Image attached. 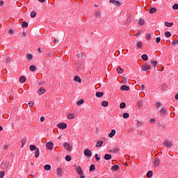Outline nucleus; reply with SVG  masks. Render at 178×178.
I'll return each mask as SVG.
<instances>
[{"instance_id":"37","label":"nucleus","mask_w":178,"mask_h":178,"mask_svg":"<svg viewBox=\"0 0 178 178\" xmlns=\"http://www.w3.org/2000/svg\"><path fill=\"white\" fill-rule=\"evenodd\" d=\"M108 105H109V103H108V102L106 101H104L102 102V106L106 107V106H108Z\"/></svg>"},{"instance_id":"6","label":"nucleus","mask_w":178,"mask_h":178,"mask_svg":"<svg viewBox=\"0 0 178 178\" xmlns=\"http://www.w3.org/2000/svg\"><path fill=\"white\" fill-rule=\"evenodd\" d=\"M46 148L47 149H49L50 151H52V149H54V143H52V142H47L46 143Z\"/></svg>"},{"instance_id":"25","label":"nucleus","mask_w":178,"mask_h":178,"mask_svg":"<svg viewBox=\"0 0 178 178\" xmlns=\"http://www.w3.org/2000/svg\"><path fill=\"white\" fill-rule=\"evenodd\" d=\"M84 104V99H81L79 101L76 102V105L79 106L80 105H83Z\"/></svg>"},{"instance_id":"54","label":"nucleus","mask_w":178,"mask_h":178,"mask_svg":"<svg viewBox=\"0 0 178 178\" xmlns=\"http://www.w3.org/2000/svg\"><path fill=\"white\" fill-rule=\"evenodd\" d=\"M54 44H60V41L56 38H54Z\"/></svg>"},{"instance_id":"8","label":"nucleus","mask_w":178,"mask_h":178,"mask_svg":"<svg viewBox=\"0 0 178 178\" xmlns=\"http://www.w3.org/2000/svg\"><path fill=\"white\" fill-rule=\"evenodd\" d=\"M149 69H151V65L147 63H145L142 65V70L144 72H147V70H149Z\"/></svg>"},{"instance_id":"22","label":"nucleus","mask_w":178,"mask_h":178,"mask_svg":"<svg viewBox=\"0 0 178 178\" xmlns=\"http://www.w3.org/2000/svg\"><path fill=\"white\" fill-rule=\"evenodd\" d=\"M29 70H31V72H35V70H37V67H35V65H31L29 67Z\"/></svg>"},{"instance_id":"56","label":"nucleus","mask_w":178,"mask_h":178,"mask_svg":"<svg viewBox=\"0 0 178 178\" xmlns=\"http://www.w3.org/2000/svg\"><path fill=\"white\" fill-rule=\"evenodd\" d=\"M156 42H157V43L161 42V37H157V38H156Z\"/></svg>"},{"instance_id":"63","label":"nucleus","mask_w":178,"mask_h":178,"mask_svg":"<svg viewBox=\"0 0 178 178\" xmlns=\"http://www.w3.org/2000/svg\"><path fill=\"white\" fill-rule=\"evenodd\" d=\"M44 120H45V118H44V116H42V117L40 118V121H41V122H44Z\"/></svg>"},{"instance_id":"15","label":"nucleus","mask_w":178,"mask_h":178,"mask_svg":"<svg viewBox=\"0 0 178 178\" xmlns=\"http://www.w3.org/2000/svg\"><path fill=\"white\" fill-rule=\"evenodd\" d=\"M104 159L106 161H109V159H112V155H111L110 154H106L104 156Z\"/></svg>"},{"instance_id":"27","label":"nucleus","mask_w":178,"mask_h":178,"mask_svg":"<svg viewBox=\"0 0 178 178\" xmlns=\"http://www.w3.org/2000/svg\"><path fill=\"white\" fill-rule=\"evenodd\" d=\"M165 26H166V27H172V26H173V22H165Z\"/></svg>"},{"instance_id":"60","label":"nucleus","mask_w":178,"mask_h":178,"mask_svg":"<svg viewBox=\"0 0 178 178\" xmlns=\"http://www.w3.org/2000/svg\"><path fill=\"white\" fill-rule=\"evenodd\" d=\"M8 33L10 35H12V34H13V30L10 29Z\"/></svg>"},{"instance_id":"61","label":"nucleus","mask_w":178,"mask_h":178,"mask_svg":"<svg viewBox=\"0 0 178 178\" xmlns=\"http://www.w3.org/2000/svg\"><path fill=\"white\" fill-rule=\"evenodd\" d=\"M10 62V58L9 57L6 58V63H9Z\"/></svg>"},{"instance_id":"33","label":"nucleus","mask_w":178,"mask_h":178,"mask_svg":"<svg viewBox=\"0 0 178 178\" xmlns=\"http://www.w3.org/2000/svg\"><path fill=\"white\" fill-rule=\"evenodd\" d=\"M152 175H153L152 171H149V172H147L146 176L148 178H151V177H152Z\"/></svg>"},{"instance_id":"59","label":"nucleus","mask_w":178,"mask_h":178,"mask_svg":"<svg viewBox=\"0 0 178 178\" xmlns=\"http://www.w3.org/2000/svg\"><path fill=\"white\" fill-rule=\"evenodd\" d=\"M138 108H141V106H143V102H139L138 103Z\"/></svg>"},{"instance_id":"2","label":"nucleus","mask_w":178,"mask_h":178,"mask_svg":"<svg viewBox=\"0 0 178 178\" xmlns=\"http://www.w3.org/2000/svg\"><path fill=\"white\" fill-rule=\"evenodd\" d=\"M75 66L76 72H80L84 69V64L80 60L75 62Z\"/></svg>"},{"instance_id":"38","label":"nucleus","mask_w":178,"mask_h":178,"mask_svg":"<svg viewBox=\"0 0 178 178\" xmlns=\"http://www.w3.org/2000/svg\"><path fill=\"white\" fill-rule=\"evenodd\" d=\"M165 35L167 38H169V37L172 36V34L169 31L165 32Z\"/></svg>"},{"instance_id":"31","label":"nucleus","mask_w":178,"mask_h":178,"mask_svg":"<svg viewBox=\"0 0 178 178\" xmlns=\"http://www.w3.org/2000/svg\"><path fill=\"white\" fill-rule=\"evenodd\" d=\"M62 172H63L62 168H58L56 173L58 176H62Z\"/></svg>"},{"instance_id":"55","label":"nucleus","mask_w":178,"mask_h":178,"mask_svg":"<svg viewBox=\"0 0 178 178\" xmlns=\"http://www.w3.org/2000/svg\"><path fill=\"white\" fill-rule=\"evenodd\" d=\"M152 36L151 35V34H149V33H148L147 35V36H146V38H147V40H151V38H152Z\"/></svg>"},{"instance_id":"35","label":"nucleus","mask_w":178,"mask_h":178,"mask_svg":"<svg viewBox=\"0 0 178 178\" xmlns=\"http://www.w3.org/2000/svg\"><path fill=\"white\" fill-rule=\"evenodd\" d=\"M120 109H124L126 108V103L122 102L120 104Z\"/></svg>"},{"instance_id":"7","label":"nucleus","mask_w":178,"mask_h":178,"mask_svg":"<svg viewBox=\"0 0 178 178\" xmlns=\"http://www.w3.org/2000/svg\"><path fill=\"white\" fill-rule=\"evenodd\" d=\"M57 127H58V129H62L63 130H65V129L67 127V124H66V123L65 122L58 123L57 124Z\"/></svg>"},{"instance_id":"46","label":"nucleus","mask_w":178,"mask_h":178,"mask_svg":"<svg viewBox=\"0 0 178 178\" xmlns=\"http://www.w3.org/2000/svg\"><path fill=\"white\" fill-rule=\"evenodd\" d=\"M26 58L28 60H31V59H33V54H28Z\"/></svg>"},{"instance_id":"12","label":"nucleus","mask_w":178,"mask_h":178,"mask_svg":"<svg viewBox=\"0 0 178 178\" xmlns=\"http://www.w3.org/2000/svg\"><path fill=\"white\" fill-rule=\"evenodd\" d=\"M159 163H161V161L158 158L155 159L154 162V166L156 168H159Z\"/></svg>"},{"instance_id":"62","label":"nucleus","mask_w":178,"mask_h":178,"mask_svg":"<svg viewBox=\"0 0 178 178\" xmlns=\"http://www.w3.org/2000/svg\"><path fill=\"white\" fill-rule=\"evenodd\" d=\"M149 122H150V123H155V120L151 118V119L149 120Z\"/></svg>"},{"instance_id":"20","label":"nucleus","mask_w":178,"mask_h":178,"mask_svg":"<svg viewBox=\"0 0 178 178\" xmlns=\"http://www.w3.org/2000/svg\"><path fill=\"white\" fill-rule=\"evenodd\" d=\"M22 29H27L29 27V23L26 22V21L22 22Z\"/></svg>"},{"instance_id":"50","label":"nucleus","mask_w":178,"mask_h":178,"mask_svg":"<svg viewBox=\"0 0 178 178\" xmlns=\"http://www.w3.org/2000/svg\"><path fill=\"white\" fill-rule=\"evenodd\" d=\"M172 9H174V10H176L178 9V4L177 3H175L172 6Z\"/></svg>"},{"instance_id":"39","label":"nucleus","mask_w":178,"mask_h":178,"mask_svg":"<svg viewBox=\"0 0 178 178\" xmlns=\"http://www.w3.org/2000/svg\"><path fill=\"white\" fill-rule=\"evenodd\" d=\"M35 16H37V13H35V11H32L31 13V17L34 18V17H35Z\"/></svg>"},{"instance_id":"44","label":"nucleus","mask_w":178,"mask_h":178,"mask_svg":"<svg viewBox=\"0 0 178 178\" xmlns=\"http://www.w3.org/2000/svg\"><path fill=\"white\" fill-rule=\"evenodd\" d=\"M122 81L123 84H126L127 83V79H126V77H122Z\"/></svg>"},{"instance_id":"53","label":"nucleus","mask_w":178,"mask_h":178,"mask_svg":"<svg viewBox=\"0 0 178 178\" xmlns=\"http://www.w3.org/2000/svg\"><path fill=\"white\" fill-rule=\"evenodd\" d=\"M95 158L96 161H99V159H101V158L98 156V154H95Z\"/></svg>"},{"instance_id":"36","label":"nucleus","mask_w":178,"mask_h":178,"mask_svg":"<svg viewBox=\"0 0 178 178\" xmlns=\"http://www.w3.org/2000/svg\"><path fill=\"white\" fill-rule=\"evenodd\" d=\"M95 170V165L92 164L90 167V172H94Z\"/></svg>"},{"instance_id":"11","label":"nucleus","mask_w":178,"mask_h":178,"mask_svg":"<svg viewBox=\"0 0 178 178\" xmlns=\"http://www.w3.org/2000/svg\"><path fill=\"white\" fill-rule=\"evenodd\" d=\"M130 23H131V15H129L128 16L127 20L125 21L126 26H129V24H130Z\"/></svg>"},{"instance_id":"57","label":"nucleus","mask_w":178,"mask_h":178,"mask_svg":"<svg viewBox=\"0 0 178 178\" xmlns=\"http://www.w3.org/2000/svg\"><path fill=\"white\" fill-rule=\"evenodd\" d=\"M178 44V40H175L172 42V45H177Z\"/></svg>"},{"instance_id":"52","label":"nucleus","mask_w":178,"mask_h":178,"mask_svg":"<svg viewBox=\"0 0 178 178\" xmlns=\"http://www.w3.org/2000/svg\"><path fill=\"white\" fill-rule=\"evenodd\" d=\"M78 58H83L84 56V54L83 53L80 52L77 54Z\"/></svg>"},{"instance_id":"32","label":"nucleus","mask_w":178,"mask_h":178,"mask_svg":"<svg viewBox=\"0 0 178 178\" xmlns=\"http://www.w3.org/2000/svg\"><path fill=\"white\" fill-rule=\"evenodd\" d=\"M44 169L45 170H51V165L47 164L44 166Z\"/></svg>"},{"instance_id":"58","label":"nucleus","mask_w":178,"mask_h":178,"mask_svg":"<svg viewBox=\"0 0 178 178\" xmlns=\"http://www.w3.org/2000/svg\"><path fill=\"white\" fill-rule=\"evenodd\" d=\"M161 102H157L156 104V108H161Z\"/></svg>"},{"instance_id":"14","label":"nucleus","mask_w":178,"mask_h":178,"mask_svg":"<svg viewBox=\"0 0 178 178\" xmlns=\"http://www.w3.org/2000/svg\"><path fill=\"white\" fill-rule=\"evenodd\" d=\"M160 116H165V115H166V109L162 108L160 111Z\"/></svg>"},{"instance_id":"51","label":"nucleus","mask_w":178,"mask_h":178,"mask_svg":"<svg viewBox=\"0 0 178 178\" xmlns=\"http://www.w3.org/2000/svg\"><path fill=\"white\" fill-rule=\"evenodd\" d=\"M28 105L30 106V108H31L32 106H34V102L31 101Z\"/></svg>"},{"instance_id":"9","label":"nucleus","mask_w":178,"mask_h":178,"mask_svg":"<svg viewBox=\"0 0 178 178\" xmlns=\"http://www.w3.org/2000/svg\"><path fill=\"white\" fill-rule=\"evenodd\" d=\"M163 145H165V147H167V148H170V147H172L173 144L170 140H165L164 143H163Z\"/></svg>"},{"instance_id":"17","label":"nucleus","mask_w":178,"mask_h":178,"mask_svg":"<svg viewBox=\"0 0 178 178\" xmlns=\"http://www.w3.org/2000/svg\"><path fill=\"white\" fill-rule=\"evenodd\" d=\"M76 170L78 175H83V170L81 169V167H80V166H78L76 168Z\"/></svg>"},{"instance_id":"3","label":"nucleus","mask_w":178,"mask_h":178,"mask_svg":"<svg viewBox=\"0 0 178 178\" xmlns=\"http://www.w3.org/2000/svg\"><path fill=\"white\" fill-rule=\"evenodd\" d=\"M1 166H2V169H3V170L8 169V168H9V166H10V161H9L8 160L3 161L1 163Z\"/></svg>"},{"instance_id":"4","label":"nucleus","mask_w":178,"mask_h":178,"mask_svg":"<svg viewBox=\"0 0 178 178\" xmlns=\"http://www.w3.org/2000/svg\"><path fill=\"white\" fill-rule=\"evenodd\" d=\"M83 154H84L85 156H87L88 158L92 156V152H91V150H90L88 149H86L83 151Z\"/></svg>"},{"instance_id":"34","label":"nucleus","mask_w":178,"mask_h":178,"mask_svg":"<svg viewBox=\"0 0 178 178\" xmlns=\"http://www.w3.org/2000/svg\"><path fill=\"white\" fill-rule=\"evenodd\" d=\"M140 26H144V24L145 23V20H144L143 19H139V22H138Z\"/></svg>"},{"instance_id":"18","label":"nucleus","mask_w":178,"mask_h":178,"mask_svg":"<svg viewBox=\"0 0 178 178\" xmlns=\"http://www.w3.org/2000/svg\"><path fill=\"white\" fill-rule=\"evenodd\" d=\"M95 95L97 98H102V97H104V92H97Z\"/></svg>"},{"instance_id":"23","label":"nucleus","mask_w":178,"mask_h":178,"mask_svg":"<svg viewBox=\"0 0 178 178\" xmlns=\"http://www.w3.org/2000/svg\"><path fill=\"white\" fill-rule=\"evenodd\" d=\"M156 9L155 8H152L149 9V13H150V15H152L154 13H156Z\"/></svg>"},{"instance_id":"64","label":"nucleus","mask_w":178,"mask_h":178,"mask_svg":"<svg viewBox=\"0 0 178 178\" xmlns=\"http://www.w3.org/2000/svg\"><path fill=\"white\" fill-rule=\"evenodd\" d=\"M3 149H4V151H7V149H8V145H7L3 146Z\"/></svg>"},{"instance_id":"13","label":"nucleus","mask_w":178,"mask_h":178,"mask_svg":"<svg viewBox=\"0 0 178 178\" xmlns=\"http://www.w3.org/2000/svg\"><path fill=\"white\" fill-rule=\"evenodd\" d=\"M47 90H45V88H40V90L38 91L39 95H42V94H45Z\"/></svg>"},{"instance_id":"29","label":"nucleus","mask_w":178,"mask_h":178,"mask_svg":"<svg viewBox=\"0 0 178 178\" xmlns=\"http://www.w3.org/2000/svg\"><path fill=\"white\" fill-rule=\"evenodd\" d=\"M141 58L143 60H148V56L147 54H143Z\"/></svg>"},{"instance_id":"48","label":"nucleus","mask_w":178,"mask_h":178,"mask_svg":"<svg viewBox=\"0 0 178 178\" xmlns=\"http://www.w3.org/2000/svg\"><path fill=\"white\" fill-rule=\"evenodd\" d=\"M5 176V171H0V178H3Z\"/></svg>"},{"instance_id":"16","label":"nucleus","mask_w":178,"mask_h":178,"mask_svg":"<svg viewBox=\"0 0 178 178\" xmlns=\"http://www.w3.org/2000/svg\"><path fill=\"white\" fill-rule=\"evenodd\" d=\"M115 134H116V130L112 129V130H111V132L108 134V137H109L110 138H112V137H114V136H115Z\"/></svg>"},{"instance_id":"1","label":"nucleus","mask_w":178,"mask_h":178,"mask_svg":"<svg viewBox=\"0 0 178 178\" xmlns=\"http://www.w3.org/2000/svg\"><path fill=\"white\" fill-rule=\"evenodd\" d=\"M31 151H35V158H38L40 156V149L34 145H29Z\"/></svg>"},{"instance_id":"28","label":"nucleus","mask_w":178,"mask_h":178,"mask_svg":"<svg viewBox=\"0 0 178 178\" xmlns=\"http://www.w3.org/2000/svg\"><path fill=\"white\" fill-rule=\"evenodd\" d=\"M19 82L20 83H24L26 82V76H22L19 78Z\"/></svg>"},{"instance_id":"10","label":"nucleus","mask_w":178,"mask_h":178,"mask_svg":"<svg viewBox=\"0 0 178 178\" xmlns=\"http://www.w3.org/2000/svg\"><path fill=\"white\" fill-rule=\"evenodd\" d=\"M120 89L121 90V91H129V90H130V87L126 85H123L120 87Z\"/></svg>"},{"instance_id":"49","label":"nucleus","mask_w":178,"mask_h":178,"mask_svg":"<svg viewBox=\"0 0 178 178\" xmlns=\"http://www.w3.org/2000/svg\"><path fill=\"white\" fill-rule=\"evenodd\" d=\"M96 17H101V12L97 11L95 13Z\"/></svg>"},{"instance_id":"43","label":"nucleus","mask_w":178,"mask_h":178,"mask_svg":"<svg viewBox=\"0 0 178 178\" xmlns=\"http://www.w3.org/2000/svg\"><path fill=\"white\" fill-rule=\"evenodd\" d=\"M151 63H152L153 67H156V65H158V62H156V61H152Z\"/></svg>"},{"instance_id":"19","label":"nucleus","mask_w":178,"mask_h":178,"mask_svg":"<svg viewBox=\"0 0 178 178\" xmlns=\"http://www.w3.org/2000/svg\"><path fill=\"white\" fill-rule=\"evenodd\" d=\"M102 144H104V142L102 140L98 141L97 142L95 147L97 148H99V147H102Z\"/></svg>"},{"instance_id":"24","label":"nucleus","mask_w":178,"mask_h":178,"mask_svg":"<svg viewBox=\"0 0 178 178\" xmlns=\"http://www.w3.org/2000/svg\"><path fill=\"white\" fill-rule=\"evenodd\" d=\"M111 170L114 171L119 170V165H113L111 168Z\"/></svg>"},{"instance_id":"47","label":"nucleus","mask_w":178,"mask_h":178,"mask_svg":"<svg viewBox=\"0 0 178 178\" xmlns=\"http://www.w3.org/2000/svg\"><path fill=\"white\" fill-rule=\"evenodd\" d=\"M137 47H138V48H140V49H141V48H143V44L141 43V42H138Z\"/></svg>"},{"instance_id":"42","label":"nucleus","mask_w":178,"mask_h":178,"mask_svg":"<svg viewBox=\"0 0 178 178\" xmlns=\"http://www.w3.org/2000/svg\"><path fill=\"white\" fill-rule=\"evenodd\" d=\"M65 161H67V162H70L72 161V157L70 156H66Z\"/></svg>"},{"instance_id":"26","label":"nucleus","mask_w":178,"mask_h":178,"mask_svg":"<svg viewBox=\"0 0 178 178\" xmlns=\"http://www.w3.org/2000/svg\"><path fill=\"white\" fill-rule=\"evenodd\" d=\"M74 81H77L78 83H81V79L79 76H76L74 77Z\"/></svg>"},{"instance_id":"30","label":"nucleus","mask_w":178,"mask_h":178,"mask_svg":"<svg viewBox=\"0 0 178 178\" xmlns=\"http://www.w3.org/2000/svg\"><path fill=\"white\" fill-rule=\"evenodd\" d=\"M67 119H70V120L74 119V114L69 113L67 115Z\"/></svg>"},{"instance_id":"41","label":"nucleus","mask_w":178,"mask_h":178,"mask_svg":"<svg viewBox=\"0 0 178 178\" xmlns=\"http://www.w3.org/2000/svg\"><path fill=\"white\" fill-rule=\"evenodd\" d=\"M26 143H27V139L25 137L22 140V147H23L24 145H26Z\"/></svg>"},{"instance_id":"45","label":"nucleus","mask_w":178,"mask_h":178,"mask_svg":"<svg viewBox=\"0 0 178 178\" xmlns=\"http://www.w3.org/2000/svg\"><path fill=\"white\" fill-rule=\"evenodd\" d=\"M114 5L115 6H120L122 3L119 1H115V2L114 3Z\"/></svg>"},{"instance_id":"40","label":"nucleus","mask_w":178,"mask_h":178,"mask_svg":"<svg viewBox=\"0 0 178 178\" xmlns=\"http://www.w3.org/2000/svg\"><path fill=\"white\" fill-rule=\"evenodd\" d=\"M122 116H123L124 119H128L129 116H130V115H129L128 113H124Z\"/></svg>"},{"instance_id":"5","label":"nucleus","mask_w":178,"mask_h":178,"mask_svg":"<svg viewBox=\"0 0 178 178\" xmlns=\"http://www.w3.org/2000/svg\"><path fill=\"white\" fill-rule=\"evenodd\" d=\"M63 147L65 148L67 151H69L70 152V151H72V148H73V147H72V145H70V144L68 143L67 142L64 143Z\"/></svg>"},{"instance_id":"21","label":"nucleus","mask_w":178,"mask_h":178,"mask_svg":"<svg viewBox=\"0 0 178 178\" xmlns=\"http://www.w3.org/2000/svg\"><path fill=\"white\" fill-rule=\"evenodd\" d=\"M124 72V70L122 69L120 67H117V73H119L120 74H122Z\"/></svg>"}]
</instances>
